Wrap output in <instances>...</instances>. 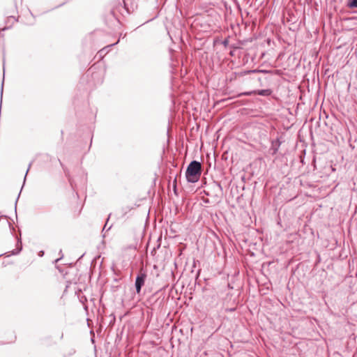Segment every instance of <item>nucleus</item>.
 I'll return each mask as SVG.
<instances>
[{
	"label": "nucleus",
	"instance_id": "nucleus-44",
	"mask_svg": "<svg viewBox=\"0 0 357 357\" xmlns=\"http://www.w3.org/2000/svg\"><path fill=\"white\" fill-rule=\"evenodd\" d=\"M336 1V0H332V1H333H333Z\"/></svg>",
	"mask_w": 357,
	"mask_h": 357
},
{
	"label": "nucleus",
	"instance_id": "nucleus-9",
	"mask_svg": "<svg viewBox=\"0 0 357 357\" xmlns=\"http://www.w3.org/2000/svg\"><path fill=\"white\" fill-rule=\"evenodd\" d=\"M347 6L351 9L357 8V0H347Z\"/></svg>",
	"mask_w": 357,
	"mask_h": 357
},
{
	"label": "nucleus",
	"instance_id": "nucleus-16",
	"mask_svg": "<svg viewBox=\"0 0 357 357\" xmlns=\"http://www.w3.org/2000/svg\"><path fill=\"white\" fill-rule=\"evenodd\" d=\"M305 150H303V152L299 155L300 158V162L303 165L305 164Z\"/></svg>",
	"mask_w": 357,
	"mask_h": 357
},
{
	"label": "nucleus",
	"instance_id": "nucleus-15",
	"mask_svg": "<svg viewBox=\"0 0 357 357\" xmlns=\"http://www.w3.org/2000/svg\"><path fill=\"white\" fill-rule=\"evenodd\" d=\"M3 84H4V77H3V80L1 82V90H0V108L1 107V103H2Z\"/></svg>",
	"mask_w": 357,
	"mask_h": 357
},
{
	"label": "nucleus",
	"instance_id": "nucleus-19",
	"mask_svg": "<svg viewBox=\"0 0 357 357\" xmlns=\"http://www.w3.org/2000/svg\"><path fill=\"white\" fill-rule=\"evenodd\" d=\"M271 70H266V69H260L259 70V73H264V74H269L271 73Z\"/></svg>",
	"mask_w": 357,
	"mask_h": 357
},
{
	"label": "nucleus",
	"instance_id": "nucleus-31",
	"mask_svg": "<svg viewBox=\"0 0 357 357\" xmlns=\"http://www.w3.org/2000/svg\"><path fill=\"white\" fill-rule=\"evenodd\" d=\"M84 254L82 255L77 259V262L79 261L80 259L84 257Z\"/></svg>",
	"mask_w": 357,
	"mask_h": 357
},
{
	"label": "nucleus",
	"instance_id": "nucleus-26",
	"mask_svg": "<svg viewBox=\"0 0 357 357\" xmlns=\"http://www.w3.org/2000/svg\"><path fill=\"white\" fill-rule=\"evenodd\" d=\"M173 190L176 195H177V185L176 184L173 183Z\"/></svg>",
	"mask_w": 357,
	"mask_h": 357
},
{
	"label": "nucleus",
	"instance_id": "nucleus-43",
	"mask_svg": "<svg viewBox=\"0 0 357 357\" xmlns=\"http://www.w3.org/2000/svg\"><path fill=\"white\" fill-rule=\"evenodd\" d=\"M199 272H200V270H199V271H197V275H196L197 277H198V275H199Z\"/></svg>",
	"mask_w": 357,
	"mask_h": 357
},
{
	"label": "nucleus",
	"instance_id": "nucleus-3",
	"mask_svg": "<svg viewBox=\"0 0 357 357\" xmlns=\"http://www.w3.org/2000/svg\"><path fill=\"white\" fill-rule=\"evenodd\" d=\"M204 194L213 199V203H218L223 197V188L218 181H213L207 185V189L204 190Z\"/></svg>",
	"mask_w": 357,
	"mask_h": 357
},
{
	"label": "nucleus",
	"instance_id": "nucleus-38",
	"mask_svg": "<svg viewBox=\"0 0 357 357\" xmlns=\"http://www.w3.org/2000/svg\"><path fill=\"white\" fill-rule=\"evenodd\" d=\"M112 225H110V226L107 229V231H109V230H110V229L112 228Z\"/></svg>",
	"mask_w": 357,
	"mask_h": 357
},
{
	"label": "nucleus",
	"instance_id": "nucleus-13",
	"mask_svg": "<svg viewBox=\"0 0 357 357\" xmlns=\"http://www.w3.org/2000/svg\"><path fill=\"white\" fill-rule=\"evenodd\" d=\"M252 95H255V90L241 92L238 95V96H250Z\"/></svg>",
	"mask_w": 357,
	"mask_h": 357
},
{
	"label": "nucleus",
	"instance_id": "nucleus-21",
	"mask_svg": "<svg viewBox=\"0 0 357 357\" xmlns=\"http://www.w3.org/2000/svg\"><path fill=\"white\" fill-rule=\"evenodd\" d=\"M110 216H111V213H109V215H108V217H107V220H106V222H105V225H104V227H103V228H102V232H103L105 229H107V227H107V223H108V222H109V218H110Z\"/></svg>",
	"mask_w": 357,
	"mask_h": 357
},
{
	"label": "nucleus",
	"instance_id": "nucleus-12",
	"mask_svg": "<svg viewBox=\"0 0 357 357\" xmlns=\"http://www.w3.org/2000/svg\"><path fill=\"white\" fill-rule=\"evenodd\" d=\"M76 353V350L73 348L70 349L63 354V357H71Z\"/></svg>",
	"mask_w": 357,
	"mask_h": 357
},
{
	"label": "nucleus",
	"instance_id": "nucleus-8",
	"mask_svg": "<svg viewBox=\"0 0 357 357\" xmlns=\"http://www.w3.org/2000/svg\"><path fill=\"white\" fill-rule=\"evenodd\" d=\"M255 95L268 97L272 94L273 91L270 89H263L255 90Z\"/></svg>",
	"mask_w": 357,
	"mask_h": 357
},
{
	"label": "nucleus",
	"instance_id": "nucleus-17",
	"mask_svg": "<svg viewBox=\"0 0 357 357\" xmlns=\"http://www.w3.org/2000/svg\"><path fill=\"white\" fill-rule=\"evenodd\" d=\"M245 57H246V59H247V61H248V59H249L250 58V59H251V61H252V62H254V61H255V55H251V53H250V52H248V53L245 54Z\"/></svg>",
	"mask_w": 357,
	"mask_h": 357
},
{
	"label": "nucleus",
	"instance_id": "nucleus-40",
	"mask_svg": "<svg viewBox=\"0 0 357 357\" xmlns=\"http://www.w3.org/2000/svg\"><path fill=\"white\" fill-rule=\"evenodd\" d=\"M91 142H92V139L91 140V144H89V150L90 149V148L91 146Z\"/></svg>",
	"mask_w": 357,
	"mask_h": 357
},
{
	"label": "nucleus",
	"instance_id": "nucleus-25",
	"mask_svg": "<svg viewBox=\"0 0 357 357\" xmlns=\"http://www.w3.org/2000/svg\"><path fill=\"white\" fill-rule=\"evenodd\" d=\"M56 268L61 273H63V269L60 267V266L56 265Z\"/></svg>",
	"mask_w": 357,
	"mask_h": 357
},
{
	"label": "nucleus",
	"instance_id": "nucleus-18",
	"mask_svg": "<svg viewBox=\"0 0 357 357\" xmlns=\"http://www.w3.org/2000/svg\"><path fill=\"white\" fill-rule=\"evenodd\" d=\"M222 45L227 47L229 45V38H225L222 41Z\"/></svg>",
	"mask_w": 357,
	"mask_h": 357
},
{
	"label": "nucleus",
	"instance_id": "nucleus-27",
	"mask_svg": "<svg viewBox=\"0 0 357 357\" xmlns=\"http://www.w3.org/2000/svg\"><path fill=\"white\" fill-rule=\"evenodd\" d=\"M203 202L205 203V204H211V203H213L212 202L210 201L209 199H203Z\"/></svg>",
	"mask_w": 357,
	"mask_h": 357
},
{
	"label": "nucleus",
	"instance_id": "nucleus-5",
	"mask_svg": "<svg viewBox=\"0 0 357 357\" xmlns=\"http://www.w3.org/2000/svg\"><path fill=\"white\" fill-rule=\"evenodd\" d=\"M147 278V274L144 270H140L137 273L135 280V291L139 294L142 291V287L144 286Z\"/></svg>",
	"mask_w": 357,
	"mask_h": 357
},
{
	"label": "nucleus",
	"instance_id": "nucleus-39",
	"mask_svg": "<svg viewBox=\"0 0 357 357\" xmlns=\"http://www.w3.org/2000/svg\"><path fill=\"white\" fill-rule=\"evenodd\" d=\"M59 255H60V256H61V254H63V252H62V250H59Z\"/></svg>",
	"mask_w": 357,
	"mask_h": 357
},
{
	"label": "nucleus",
	"instance_id": "nucleus-29",
	"mask_svg": "<svg viewBox=\"0 0 357 357\" xmlns=\"http://www.w3.org/2000/svg\"><path fill=\"white\" fill-rule=\"evenodd\" d=\"M11 27H12V26H6L3 27V28L1 29V31H6V30H8V29H11Z\"/></svg>",
	"mask_w": 357,
	"mask_h": 357
},
{
	"label": "nucleus",
	"instance_id": "nucleus-34",
	"mask_svg": "<svg viewBox=\"0 0 357 357\" xmlns=\"http://www.w3.org/2000/svg\"><path fill=\"white\" fill-rule=\"evenodd\" d=\"M228 288L230 289H232L233 287L229 283L228 284Z\"/></svg>",
	"mask_w": 357,
	"mask_h": 357
},
{
	"label": "nucleus",
	"instance_id": "nucleus-30",
	"mask_svg": "<svg viewBox=\"0 0 357 357\" xmlns=\"http://www.w3.org/2000/svg\"><path fill=\"white\" fill-rule=\"evenodd\" d=\"M44 254H45L44 251L43 250H40L38 252V256L39 257H43L44 255Z\"/></svg>",
	"mask_w": 357,
	"mask_h": 357
},
{
	"label": "nucleus",
	"instance_id": "nucleus-14",
	"mask_svg": "<svg viewBox=\"0 0 357 357\" xmlns=\"http://www.w3.org/2000/svg\"><path fill=\"white\" fill-rule=\"evenodd\" d=\"M135 206H137V205L135 204V206H126L123 207L122 212H123V215H126L128 211L134 209Z\"/></svg>",
	"mask_w": 357,
	"mask_h": 357
},
{
	"label": "nucleus",
	"instance_id": "nucleus-1",
	"mask_svg": "<svg viewBox=\"0 0 357 357\" xmlns=\"http://www.w3.org/2000/svg\"><path fill=\"white\" fill-rule=\"evenodd\" d=\"M103 82L102 70H96L95 68H90L81 77L80 84L86 85V90H91L100 85Z\"/></svg>",
	"mask_w": 357,
	"mask_h": 357
},
{
	"label": "nucleus",
	"instance_id": "nucleus-11",
	"mask_svg": "<svg viewBox=\"0 0 357 357\" xmlns=\"http://www.w3.org/2000/svg\"><path fill=\"white\" fill-rule=\"evenodd\" d=\"M109 19H114L115 20H116V22L119 23V20L118 18V15H117V13H116L115 10H111L109 13L108 14V16H107Z\"/></svg>",
	"mask_w": 357,
	"mask_h": 357
},
{
	"label": "nucleus",
	"instance_id": "nucleus-33",
	"mask_svg": "<svg viewBox=\"0 0 357 357\" xmlns=\"http://www.w3.org/2000/svg\"><path fill=\"white\" fill-rule=\"evenodd\" d=\"M119 280H120V279H119V278H114V282H118L119 281Z\"/></svg>",
	"mask_w": 357,
	"mask_h": 357
},
{
	"label": "nucleus",
	"instance_id": "nucleus-20",
	"mask_svg": "<svg viewBox=\"0 0 357 357\" xmlns=\"http://www.w3.org/2000/svg\"><path fill=\"white\" fill-rule=\"evenodd\" d=\"M259 69L249 70L248 71H245V74L257 73H259Z\"/></svg>",
	"mask_w": 357,
	"mask_h": 357
},
{
	"label": "nucleus",
	"instance_id": "nucleus-22",
	"mask_svg": "<svg viewBox=\"0 0 357 357\" xmlns=\"http://www.w3.org/2000/svg\"><path fill=\"white\" fill-rule=\"evenodd\" d=\"M120 287H121L120 285H112L111 287V289H112V291L114 292V291H118Z\"/></svg>",
	"mask_w": 357,
	"mask_h": 357
},
{
	"label": "nucleus",
	"instance_id": "nucleus-4",
	"mask_svg": "<svg viewBox=\"0 0 357 357\" xmlns=\"http://www.w3.org/2000/svg\"><path fill=\"white\" fill-rule=\"evenodd\" d=\"M7 222L9 225L10 229L11 231V234L15 236V238L16 239L15 248L11 251L8 252H6L3 254H0V257L6 256L8 257L13 256V255H17L22 252V250L23 249L21 233L20 232L19 236H15L13 231L14 230V227L11 225V224L8 221H7Z\"/></svg>",
	"mask_w": 357,
	"mask_h": 357
},
{
	"label": "nucleus",
	"instance_id": "nucleus-37",
	"mask_svg": "<svg viewBox=\"0 0 357 357\" xmlns=\"http://www.w3.org/2000/svg\"><path fill=\"white\" fill-rule=\"evenodd\" d=\"M173 183L176 184V177H175V178H174V181H173Z\"/></svg>",
	"mask_w": 357,
	"mask_h": 357
},
{
	"label": "nucleus",
	"instance_id": "nucleus-7",
	"mask_svg": "<svg viewBox=\"0 0 357 357\" xmlns=\"http://www.w3.org/2000/svg\"><path fill=\"white\" fill-rule=\"evenodd\" d=\"M33 162V160H32V161L29 164V165H28V168H27V169H26V174H25L24 177V181H23L22 186V188H21V190H20V192H19V194H18V195H17V198H16L15 202V213H16V214H17V202H18V199H19V198H20V196L21 192H22V188H23V187H24V184H25L26 179V176H27V174H28V172H29V169H30V168H31V165H32Z\"/></svg>",
	"mask_w": 357,
	"mask_h": 357
},
{
	"label": "nucleus",
	"instance_id": "nucleus-35",
	"mask_svg": "<svg viewBox=\"0 0 357 357\" xmlns=\"http://www.w3.org/2000/svg\"><path fill=\"white\" fill-rule=\"evenodd\" d=\"M1 31H0V38H1V37H3V36H4L3 33H2V32H1Z\"/></svg>",
	"mask_w": 357,
	"mask_h": 357
},
{
	"label": "nucleus",
	"instance_id": "nucleus-28",
	"mask_svg": "<svg viewBox=\"0 0 357 357\" xmlns=\"http://www.w3.org/2000/svg\"><path fill=\"white\" fill-rule=\"evenodd\" d=\"M235 310H236L235 307H231V308L226 309V312H234Z\"/></svg>",
	"mask_w": 357,
	"mask_h": 357
},
{
	"label": "nucleus",
	"instance_id": "nucleus-36",
	"mask_svg": "<svg viewBox=\"0 0 357 357\" xmlns=\"http://www.w3.org/2000/svg\"><path fill=\"white\" fill-rule=\"evenodd\" d=\"M96 33H91L89 37L91 38Z\"/></svg>",
	"mask_w": 357,
	"mask_h": 357
},
{
	"label": "nucleus",
	"instance_id": "nucleus-10",
	"mask_svg": "<svg viewBox=\"0 0 357 357\" xmlns=\"http://www.w3.org/2000/svg\"><path fill=\"white\" fill-rule=\"evenodd\" d=\"M78 296V298H79V302L84 305V310H87V306H86V305H85V303H86V302H87V298H86V296H84V295H79V294H78V296Z\"/></svg>",
	"mask_w": 357,
	"mask_h": 357
},
{
	"label": "nucleus",
	"instance_id": "nucleus-42",
	"mask_svg": "<svg viewBox=\"0 0 357 357\" xmlns=\"http://www.w3.org/2000/svg\"><path fill=\"white\" fill-rule=\"evenodd\" d=\"M69 265H70V266L73 267L74 266V264L73 263H70Z\"/></svg>",
	"mask_w": 357,
	"mask_h": 357
},
{
	"label": "nucleus",
	"instance_id": "nucleus-41",
	"mask_svg": "<svg viewBox=\"0 0 357 357\" xmlns=\"http://www.w3.org/2000/svg\"><path fill=\"white\" fill-rule=\"evenodd\" d=\"M59 161L60 162L61 166L63 167V164H62V162H61V160L59 159Z\"/></svg>",
	"mask_w": 357,
	"mask_h": 357
},
{
	"label": "nucleus",
	"instance_id": "nucleus-2",
	"mask_svg": "<svg viewBox=\"0 0 357 357\" xmlns=\"http://www.w3.org/2000/svg\"><path fill=\"white\" fill-rule=\"evenodd\" d=\"M202 175L201 163L195 160H192L187 166L185 178L188 183H197Z\"/></svg>",
	"mask_w": 357,
	"mask_h": 357
},
{
	"label": "nucleus",
	"instance_id": "nucleus-23",
	"mask_svg": "<svg viewBox=\"0 0 357 357\" xmlns=\"http://www.w3.org/2000/svg\"><path fill=\"white\" fill-rule=\"evenodd\" d=\"M11 18H13V19L15 20V21H16V22L18 20V19H17V18H15V17L14 16H13V15H8V16H7V20H6V23H8V21L10 20V19H11Z\"/></svg>",
	"mask_w": 357,
	"mask_h": 357
},
{
	"label": "nucleus",
	"instance_id": "nucleus-24",
	"mask_svg": "<svg viewBox=\"0 0 357 357\" xmlns=\"http://www.w3.org/2000/svg\"><path fill=\"white\" fill-rule=\"evenodd\" d=\"M63 258V254H61V256H60V257H59V258L56 259L53 261V264H57L60 260H61Z\"/></svg>",
	"mask_w": 357,
	"mask_h": 357
},
{
	"label": "nucleus",
	"instance_id": "nucleus-6",
	"mask_svg": "<svg viewBox=\"0 0 357 357\" xmlns=\"http://www.w3.org/2000/svg\"><path fill=\"white\" fill-rule=\"evenodd\" d=\"M281 144L282 142L280 141V137H278L276 139H273L271 141V146L269 149V153L272 155H275L278 152Z\"/></svg>",
	"mask_w": 357,
	"mask_h": 357
},
{
	"label": "nucleus",
	"instance_id": "nucleus-32",
	"mask_svg": "<svg viewBox=\"0 0 357 357\" xmlns=\"http://www.w3.org/2000/svg\"><path fill=\"white\" fill-rule=\"evenodd\" d=\"M264 55H265V52H261V56H260L259 58L262 59L264 56Z\"/></svg>",
	"mask_w": 357,
	"mask_h": 357
}]
</instances>
